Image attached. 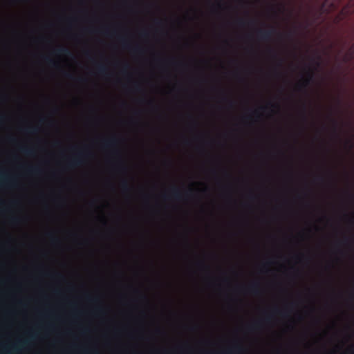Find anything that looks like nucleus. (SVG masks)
<instances>
[{
    "instance_id": "ea45409f",
    "label": "nucleus",
    "mask_w": 354,
    "mask_h": 354,
    "mask_svg": "<svg viewBox=\"0 0 354 354\" xmlns=\"http://www.w3.org/2000/svg\"><path fill=\"white\" fill-rule=\"evenodd\" d=\"M156 23H157L158 24H162V21H160V20H157V21H156Z\"/></svg>"
},
{
    "instance_id": "a19ab883",
    "label": "nucleus",
    "mask_w": 354,
    "mask_h": 354,
    "mask_svg": "<svg viewBox=\"0 0 354 354\" xmlns=\"http://www.w3.org/2000/svg\"><path fill=\"white\" fill-rule=\"evenodd\" d=\"M135 88H136V90L138 91L139 86L136 84V85H135Z\"/></svg>"
},
{
    "instance_id": "9b49d317",
    "label": "nucleus",
    "mask_w": 354,
    "mask_h": 354,
    "mask_svg": "<svg viewBox=\"0 0 354 354\" xmlns=\"http://www.w3.org/2000/svg\"><path fill=\"white\" fill-rule=\"evenodd\" d=\"M19 151L26 155V156H32L35 155V151L33 148H31V147H26V146H21L19 147Z\"/></svg>"
},
{
    "instance_id": "473e14b6",
    "label": "nucleus",
    "mask_w": 354,
    "mask_h": 354,
    "mask_svg": "<svg viewBox=\"0 0 354 354\" xmlns=\"http://www.w3.org/2000/svg\"><path fill=\"white\" fill-rule=\"evenodd\" d=\"M141 35L143 37H147L148 36V32L147 31H143L141 32Z\"/></svg>"
},
{
    "instance_id": "dca6fc26",
    "label": "nucleus",
    "mask_w": 354,
    "mask_h": 354,
    "mask_svg": "<svg viewBox=\"0 0 354 354\" xmlns=\"http://www.w3.org/2000/svg\"><path fill=\"white\" fill-rule=\"evenodd\" d=\"M27 172L31 174H40L41 172V169L39 167H29L26 169Z\"/></svg>"
},
{
    "instance_id": "6e6d98bb",
    "label": "nucleus",
    "mask_w": 354,
    "mask_h": 354,
    "mask_svg": "<svg viewBox=\"0 0 354 354\" xmlns=\"http://www.w3.org/2000/svg\"><path fill=\"white\" fill-rule=\"evenodd\" d=\"M190 192L191 191H189V192H186V194L188 195Z\"/></svg>"
},
{
    "instance_id": "7ed1b4c3",
    "label": "nucleus",
    "mask_w": 354,
    "mask_h": 354,
    "mask_svg": "<svg viewBox=\"0 0 354 354\" xmlns=\"http://www.w3.org/2000/svg\"><path fill=\"white\" fill-rule=\"evenodd\" d=\"M276 32V28L274 27L268 30L258 29L256 32L257 38L261 41H270Z\"/></svg>"
},
{
    "instance_id": "a18cd8bd",
    "label": "nucleus",
    "mask_w": 354,
    "mask_h": 354,
    "mask_svg": "<svg viewBox=\"0 0 354 354\" xmlns=\"http://www.w3.org/2000/svg\"><path fill=\"white\" fill-rule=\"evenodd\" d=\"M121 169H122V170H126V167H124L123 165H122V166H121Z\"/></svg>"
},
{
    "instance_id": "a878e982",
    "label": "nucleus",
    "mask_w": 354,
    "mask_h": 354,
    "mask_svg": "<svg viewBox=\"0 0 354 354\" xmlns=\"http://www.w3.org/2000/svg\"><path fill=\"white\" fill-rule=\"evenodd\" d=\"M332 122H333V124L334 126V131H335V133L337 134V124H338L337 121L336 120L333 119Z\"/></svg>"
},
{
    "instance_id": "79ce46f5",
    "label": "nucleus",
    "mask_w": 354,
    "mask_h": 354,
    "mask_svg": "<svg viewBox=\"0 0 354 354\" xmlns=\"http://www.w3.org/2000/svg\"><path fill=\"white\" fill-rule=\"evenodd\" d=\"M266 109H267V106H261L260 108V109H261V110H265Z\"/></svg>"
},
{
    "instance_id": "4468645a",
    "label": "nucleus",
    "mask_w": 354,
    "mask_h": 354,
    "mask_svg": "<svg viewBox=\"0 0 354 354\" xmlns=\"http://www.w3.org/2000/svg\"><path fill=\"white\" fill-rule=\"evenodd\" d=\"M97 71L100 75L105 76L107 75L108 68L105 65L100 64L97 65Z\"/></svg>"
},
{
    "instance_id": "2f4dec72",
    "label": "nucleus",
    "mask_w": 354,
    "mask_h": 354,
    "mask_svg": "<svg viewBox=\"0 0 354 354\" xmlns=\"http://www.w3.org/2000/svg\"><path fill=\"white\" fill-rule=\"evenodd\" d=\"M228 104H229V106H230V107H232V106H234V101H232V100H229V101H228Z\"/></svg>"
},
{
    "instance_id": "2eb2a0df",
    "label": "nucleus",
    "mask_w": 354,
    "mask_h": 354,
    "mask_svg": "<svg viewBox=\"0 0 354 354\" xmlns=\"http://www.w3.org/2000/svg\"><path fill=\"white\" fill-rule=\"evenodd\" d=\"M327 4V1H326L321 7V10L323 12L329 13L330 11L335 8V5L333 3L330 4V6L328 8H326L325 6Z\"/></svg>"
},
{
    "instance_id": "37998d69",
    "label": "nucleus",
    "mask_w": 354,
    "mask_h": 354,
    "mask_svg": "<svg viewBox=\"0 0 354 354\" xmlns=\"http://www.w3.org/2000/svg\"><path fill=\"white\" fill-rule=\"evenodd\" d=\"M78 81L83 82V81H84V79H83V78H79V79H78Z\"/></svg>"
},
{
    "instance_id": "f257e3e1",
    "label": "nucleus",
    "mask_w": 354,
    "mask_h": 354,
    "mask_svg": "<svg viewBox=\"0 0 354 354\" xmlns=\"http://www.w3.org/2000/svg\"><path fill=\"white\" fill-rule=\"evenodd\" d=\"M91 155L86 151H79L76 155L73 157L68 162V166L70 168H75L82 166L84 163V159Z\"/></svg>"
},
{
    "instance_id": "39448f33",
    "label": "nucleus",
    "mask_w": 354,
    "mask_h": 354,
    "mask_svg": "<svg viewBox=\"0 0 354 354\" xmlns=\"http://www.w3.org/2000/svg\"><path fill=\"white\" fill-rule=\"evenodd\" d=\"M0 184L1 185L14 186L15 180L4 172H0Z\"/></svg>"
},
{
    "instance_id": "49530a36",
    "label": "nucleus",
    "mask_w": 354,
    "mask_h": 354,
    "mask_svg": "<svg viewBox=\"0 0 354 354\" xmlns=\"http://www.w3.org/2000/svg\"><path fill=\"white\" fill-rule=\"evenodd\" d=\"M352 354H354V348L351 350Z\"/></svg>"
},
{
    "instance_id": "c03bdc74",
    "label": "nucleus",
    "mask_w": 354,
    "mask_h": 354,
    "mask_svg": "<svg viewBox=\"0 0 354 354\" xmlns=\"http://www.w3.org/2000/svg\"><path fill=\"white\" fill-rule=\"evenodd\" d=\"M254 114H258V113H259V110H255V111H254Z\"/></svg>"
},
{
    "instance_id": "de8ad7c7",
    "label": "nucleus",
    "mask_w": 354,
    "mask_h": 354,
    "mask_svg": "<svg viewBox=\"0 0 354 354\" xmlns=\"http://www.w3.org/2000/svg\"><path fill=\"white\" fill-rule=\"evenodd\" d=\"M217 6L218 7L221 8V4L220 3H217Z\"/></svg>"
},
{
    "instance_id": "5fc2aeb1",
    "label": "nucleus",
    "mask_w": 354,
    "mask_h": 354,
    "mask_svg": "<svg viewBox=\"0 0 354 354\" xmlns=\"http://www.w3.org/2000/svg\"><path fill=\"white\" fill-rule=\"evenodd\" d=\"M304 110L306 111V106L304 105Z\"/></svg>"
},
{
    "instance_id": "a211bd4d",
    "label": "nucleus",
    "mask_w": 354,
    "mask_h": 354,
    "mask_svg": "<svg viewBox=\"0 0 354 354\" xmlns=\"http://www.w3.org/2000/svg\"><path fill=\"white\" fill-rule=\"evenodd\" d=\"M44 61L50 66L52 67H57L58 66V64L57 63L54 61L53 59H52L51 58H50L49 57H44Z\"/></svg>"
},
{
    "instance_id": "c85d7f7f",
    "label": "nucleus",
    "mask_w": 354,
    "mask_h": 354,
    "mask_svg": "<svg viewBox=\"0 0 354 354\" xmlns=\"http://www.w3.org/2000/svg\"><path fill=\"white\" fill-rule=\"evenodd\" d=\"M315 180L319 182H323L324 180V178L322 176H318L315 178Z\"/></svg>"
},
{
    "instance_id": "4c0bfd02",
    "label": "nucleus",
    "mask_w": 354,
    "mask_h": 354,
    "mask_svg": "<svg viewBox=\"0 0 354 354\" xmlns=\"http://www.w3.org/2000/svg\"><path fill=\"white\" fill-rule=\"evenodd\" d=\"M4 119H5V118H4V117H3V116H2V117H1V118H0V124H1L3 121H4Z\"/></svg>"
},
{
    "instance_id": "c756f323",
    "label": "nucleus",
    "mask_w": 354,
    "mask_h": 354,
    "mask_svg": "<svg viewBox=\"0 0 354 354\" xmlns=\"http://www.w3.org/2000/svg\"><path fill=\"white\" fill-rule=\"evenodd\" d=\"M271 319H272V317H271L270 315H267V316L266 317V318H265V319H264V320H265L266 322H268H268H270Z\"/></svg>"
},
{
    "instance_id": "f704fd0d",
    "label": "nucleus",
    "mask_w": 354,
    "mask_h": 354,
    "mask_svg": "<svg viewBox=\"0 0 354 354\" xmlns=\"http://www.w3.org/2000/svg\"><path fill=\"white\" fill-rule=\"evenodd\" d=\"M128 68H129V65L126 64L124 66L123 71H126Z\"/></svg>"
},
{
    "instance_id": "6e6552de",
    "label": "nucleus",
    "mask_w": 354,
    "mask_h": 354,
    "mask_svg": "<svg viewBox=\"0 0 354 354\" xmlns=\"http://www.w3.org/2000/svg\"><path fill=\"white\" fill-rule=\"evenodd\" d=\"M343 59L345 62L354 60V42L344 55Z\"/></svg>"
},
{
    "instance_id": "864d4df0",
    "label": "nucleus",
    "mask_w": 354,
    "mask_h": 354,
    "mask_svg": "<svg viewBox=\"0 0 354 354\" xmlns=\"http://www.w3.org/2000/svg\"><path fill=\"white\" fill-rule=\"evenodd\" d=\"M104 33H105V34H108V31H107V30H105Z\"/></svg>"
},
{
    "instance_id": "4be33fe9",
    "label": "nucleus",
    "mask_w": 354,
    "mask_h": 354,
    "mask_svg": "<svg viewBox=\"0 0 354 354\" xmlns=\"http://www.w3.org/2000/svg\"><path fill=\"white\" fill-rule=\"evenodd\" d=\"M10 221L12 224L17 225L21 222V218L17 216H12L10 218Z\"/></svg>"
},
{
    "instance_id": "6ab92c4d",
    "label": "nucleus",
    "mask_w": 354,
    "mask_h": 354,
    "mask_svg": "<svg viewBox=\"0 0 354 354\" xmlns=\"http://www.w3.org/2000/svg\"><path fill=\"white\" fill-rule=\"evenodd\" d=\"M26 133L30 134L37 133L39 131V128L37 127H28L24 129Z\"/></svg>"
},
{
    "instance_id": "8fccbe9b",
    "label": "nucleus",
    "mask_w": 354,
    "mask_h": 354,
    "mask_svg": "<svg viewBox=\"0 0 354 354\" xmlns=\"http://www.w3.org/2000/svg\"><path fill=\"white\" fill-rule=\"evenodd\" d=\"M10 140L11 141H14V140H15V139H14L12 137H10Z\"/></svg>"
},
{
    "instance_id": "72a5a7b5",
    "label": "nucleus",
    "mask_w": 354,
    "mask_h": 354,
    "mask_svg": "<svg viewBox=\"0 0 354 354\" xmlns=\"http://www.w3.org/2000/svg\"><path fill=\"white\" fill-rule=\"evenodd\" d=\"M269 104L270 105V106H272L273 108H277L278 107V104H277L270 103Z\"/></svg>"
},
{
    "instance_id": "1a4fd4ad",
    "label": "nucleus",
    "mask_w": 354,
    "mask_h": 354,
    "mask_svg": "<svg viewBox=\"0 0 354 354\" xmlns=\"http://www.w3.org/2000/svg\"><path fill=\"white\" fill-rule=\"evenodd\" d=\"M170 195L176 201H180L183 199L182 193L180 192L179 189L176 187L171 189Z\"/></svg>"
},
{
    "instance_id": "f3484780",
    "label": "nucleus",
    "mask_w": 354,
    "mask_h": 354,
    "mask_svg": "<svg viewBox=\"0 0 354 354\" xmlns=\"http://www.w3.org/2000/svg\"><path fill=\"white\" fill-rule=\"evenodd\" d=\"M120 185L124 192H129L131 190V187L127 180H123Z\"/></svg>"
},
{
    "instance_id": "423d86ee",
    "label": "nucleus",
    "mask_w": 354,
    "mask_h": 354,
    "mask_svg": "<svg viewBox=\"0 0 354 354\" xmlns=\"http://www.w3.org/2000/svg\"><path fill=\"white\" fill-rule=\"evenodd\" d=\"M118 140L115 136L102 140V145L105 148H113L118 145Z\"/></svg>"
},
{
    "instance_id": "f03ea898",
    "label": "nucleus",
    "mask_w": 354,
    "mask_h": 354,
    "mask_svg": "<svg viewBox=\"0 0 354 354\" xmlns=\"http://www.w3.org/2000/svg\"><path fill=\"white\" fill-rule=\"evenodd\" d=\"M35 338V334H31L29 339L19 340L17 343L12 344L8 349L7 346H3V349L6 353H18L21 348H26L30 344V341Z\"/></svg>"
},
{
    "instance_id": "b1692460",
    "label": "nucleus",
    "mask_w": 354,
    "mask_h": 354,
    "mask_svg": "<svg viewBox=\"0 0 354 354\" xmlns=\"http://www.w3.org/2000/svg\"><path fill=\"white\" fill-rule=\"evenodd\" d=\"M346 11L344 10V9L343 10H342L341 13L337 17L336 19L339 21H340L343 17L344 15H346Z\"/></svg>"
},
{
    "instance_id": "f8f14e48",
    "label": "nucleus",
    "mask_w": 354,
    "mask_h": 354,
    "mask_svg": "<svg viewBox=\"0 0 354 354\" xmlns=\"http://www.w3.org/2000/svg\"><path fill=\"white\" fill-rule=\"evenodd\" d=\"M247 290L250 293L258 295L259 293V283L258 282H253L248 287Z\"/></svg>"
},
{
    "instance_id": "5701e85b",
    "label": "nucleus",
    "mask_w": 354,
    "mask_h": 354,
    "mask_svg": "<svg viewBox=\"0 0 354 354\" xmlns=\"http://www.w3.org/2000/svg\"><path fill=\"white\" fill-rule=\"evenodd\" d=\"M236 23L241 26H244L246 24V21L243 19L239 18L236 20Z\"/></svg>"
},
{
    "instance_id": "20e7f679",
    "label": "nucleus",
    "mask_w": 354,
    "mask_h": 354,
    "mask_svg": "<svg viewBox=\"0 0 354 354\" xmlns=\"http://www.w3.org/2000/svg\"><path fill=\"white\" fill-rule=\"evenodd\" d=\"M313 79H314L313 71L309 68L306 73V77L303 79L297 85V90L302 91V90L306 89L310 85V84L313 82Z\"/></svg>"
},
{
    "instance_id": "393cba45",
    "label": "nucleus",
    "mask_w": 354,
    "mask_h": 354,
    "mask_svg": "<svg viewBox=\"0 0 354 354\" xmlns=\"http://www.w3.org/2000/svg\"><path fill=\"white\" fill-rule=\"evenodd\" d=\"M349 37H350L351 41L354 40V27H351V32H350Z\"/></svg>"
},
{
    "instance_id": "9d476101",
    "label": "nucleus",
    "mask_w": 354,
    "mask_h": 354,
    "mask_svg": "<svg viewBox=\"0 0 354 354\" xmlns=\"http://www.w3.org/2000/svg\"><path fill=\"white\" fill-rule=\"evenodd\" d=\"M54 52L56 55H58L70 56L72 55L69 49L64 46H59V48H56Z\"/></svg>"
},
{
    "instance_id": "58836bf2",
    "label": "nucleus",
    "mask_w": 354,
    "mask_h": 354,
    "mask_svg": "<svg viewBox=\"0 0 354 354\" xmlns=\"http://www.w3.org/2000/svg\"><path fill=\"white\" fill-rule=\"evenodd\" d=\"M348 240H349V239H348V238L345 237V238L344 239V240H343V243H347V242L348 241Z\"/></svg>"
},
{
    "instance_id": "c9c22d12",
    "label": "nucleus",
    "mask_w": 354,
    "mask_h": 354,
    "mask_svg": "<svg viewBox=\"0 0 354 354\" xmlns=\"http://www.w3.org/2000/svg\"><path fill=\"white\" fill-rule=\"evenodd\" d=\"M275 312L278 313H281L283 316H286V315L284 313H282L278 310H274Z\"/></svg>"
},
{
    "instance_id": "603ef678",
    "label": "nucleus",
    "mask_w": 354,
    "mask_h": 354,
    "mask_svg": "<svg viewBox=\"0 0 354 354\" xmlns=\"http://www.w3.org/2000/svg\"><path fill=\"white\" fill-rule=\"evenodd\" d=\"M250 22L252 23V24H254V20H250Z\"/></svg>"
},
{
    "instance_id": "bb28decb",
    "label": "nucleus",
    "mask_w": 354,
    "mask_h": 354,
    "mask_svg": "<svg viewBox=\"0 0 354 354\" xmlns=\"http://www.w3.org/2000/svg\"><path fill=\"white\" fill-rule=\"evenodd\" d=\"M64 76L68 79L73 80L74 76L70 73H64Z\"/></svg>"
},
{
    "instance_id": "3c124183",
    "label": "nucleus",
    "mask_w": 354,
    "mask_h": 354,
    "mask_svg": "<svg viewBox=\"0 0 354 354\" xmlns=\"http://www.w3.org/2000/svg\"><path fill=\"white\" fill-rule=\"evenodd\" d=\"M97 310H98L100 313H102V308H99Z\"/></svg>"
},
{
    "instance_id": "aec40b11",
    "label": "nucleus",
    "mask_w": 354,
    "mask_h": 354,
    "mask_svg": "<svg viewBox=\"0 0 354 354\" xmlns=\"http://www.w3.org/2000/svg\"><path fill=\"white\" fill-rule=\"evenodd\" d=\"M261 326V323L260 322H256L254 323H253L252 324L248 326V329L249 330H258Z\"/></svg>"
},
{
    "instance_id": "e433bc0d",
    "label": "nucleus",
    "mask_w": 354,
    "mask_h": 354,
    "mask_svg": "<svg viewBox=\"0 0 354 354\" xmlns=\"http://www.w3.org/2000/svg\"><path fill=\"white\" fill-rule=\"evenodd\" d=\"M317 59H318V60L315 62V64H316V66H319V59H320V57H319Z\"/></svg>"
},
{
    "instance_id": "7c9ffc66",
    "label": "nucleus",
    "mask_w": 354,
    "mask_h": 354,
    "mask_svg": "<svg viewBox=\"0 0 354 354\" xmlns=\"http://www.w3.org/2000/svg\"><path fill=\"white\" fill-rule=\"evenodd\" d=\"M50 236H51V238H52V241H53V242H58V239H57V238H56L55 236H53V235H52V234H50Z\"/></svg>"
},
{
    "instance_id": "0eeeda50",
    "label": "nucleus",
    "mask_w": 354,
    "mask_h": 354,
    "mask_svg": "<svg viewBox=\"0 0 354 354\" xmlns=\"http://www.w3.org/2000/svg\"><path fill=\"white\" fill-rule=\"evenodd\" d=\"M122 46L126 49L131 50L133 53H142V49L139 46H134L133 48L131 47L129 44L127 42V39L124 37L120 38Z\"/></svg>"
},
{
    "instance_id": "412c9836",
    "label": "nucleus",
    "mask_w": 354,
    "mask_h": 354,
    "mask_svg": "<svg viewBox=\"0 0 354 354\" xmlns=\"http://www.w3.org/2000/svg\"><path fill=\"white\" fill-rule=\"evenodd\" d=\"M269 52L273 54V57L274 58H277L278 59L277 66L279 67H281L282 64H283V59H281V58H278L277 54L276 53V52L273 49L270 48L269 49Z\"/></svg>"
},
{
    "instance_id": "ddd939ff",
    "label": "nucleus",
    "mask_w": 354,
    "mask_h": 354,
    "mask_svg": "<svg viewBox=\"0 0 354 354\" xmlns=\"http://www.w3.org/2000/svg\"><path fill=\"white\" fill-rule=\"evenodd\" d=\"M243 351V348L239 345V344H236V345H234L232 347L230 348L229 349H227V351L220 353V354H232V353H240Z\"/></svg>"
},
{
    "instance_id": "cd10ccee",
    "label": "nucleus",
    "mask_w": 354,
    "mask_h": 354,
    "mask_svg": "<svg viewBox=\"0 0 354 354\" xmlns=\"http://www.w3.org/2000/svg\"><path fill=\"white\" fill-rule=\"evenodd\" d=\"M86 299L93 302H95L98 300L97 297H91V296H87Z\"/></svg>"
},
{
    "instance_id": "09e8293b",
    "label": "nucleus",
    "mask_w": 354,
    "mask_h": 354,
    "mask_svg": "<svg viewBox=\"0 0 354 354\" xmlns=\"http://www.w3.org/2000/svg\"><path fill=\"white\" fill-rule=\"evenodd\" d=\"M291 35H292V32H290L288 33V36L290 37Z\"/></svg>"
}]
</instances>
